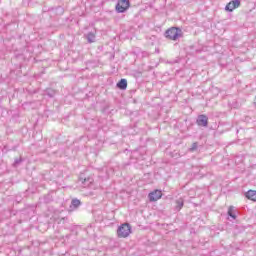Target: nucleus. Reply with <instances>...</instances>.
Segmentation results:
<instances>
[{"mask_svg":"<svg viewBox=\"0 0 256 256\" xmlns=\"http://www.w3.org/2000/svg\"><path fill=\"white\" fill-rule=\"evenodd\" d=\"M228 217H231V219H237V214L235 213V207L234 206H230L228 208Z\"/></svg>","mask_w":256,"mask_h":256,"instance_id":"9d476101","label":"nucleus"},{"mask_svg":"<svg viewBox=\"0 0 256 256\" xmlns=\"http://www.w3.org/2000/svg\"><path fill=\"white\" fill-rule=\"evenodd\" d=\"M150 69H151V66H148V69H147V70L149 71Z\"/></svg>","mask_w":256,"mask_h":256,"instance_id":"4be33fe9","label":"nucleus"},{"mask_svg":"<svg viewBox=\"0 0 256 256\" xmlns=\"http://www.w3.org/2000/svg\"><path fill=\"white\" fill-rule=\"evenodd\" d=\"M45 12H47V10L44 9V10H43V13H45Z\"/></svg>","mask_w":256,"mask_h":256,"instance_id":"5701e85b","label":"nucleus"},{"mask_svg":"<svg viewBox=\"0 0 256 256\" xmlns=\"http://www.w3.org/2000/svg\"><path fill=\"white\" fill-rule=\"evenodd\" d=\"M131 7V1L129 0H118L115 9L116 13H126V11Z\"/></svg>","mask_w":256,"mask_h":256,"instance_id":"f03ea898","label":"nucleus"},{"mask_svg":"<svg viewBox=\"0 0 256 256\" xmlns=\"http://www.w3.org/2000/svg\"><path fill=\"white\" fill-rule=\"evenodd\" d=\"M117 235L123 239H125V237H129V235H131V225L127 223L122 224L117 230Z\"/></svg>","mask_w":256,"mask_h":256,"instance_id":"7ed1b4c3","label":"nucleus"},{"mask_svg":"<svg viewBox=\"0 0 256 256\" xmlns=\"http://www.w3.org/2000/svg\"><path fill=\"white\" fill-rule=\"evenodd\" d=\"M245 197L247 199H250V201H256V191L255 190H248L245 194Z\"/></svg>","mask_w":256,"mask_h":256,"instance_id":"0eeeda50","label":"nucleus"},{"mask_svg":"<svg viewBox=\"0 0 256 256\" xmlns=\"http://www.w3.org/2000/svg\"><path fill=\"white\" fill-rule=\"evenodd\" d=\"M183 205H184L183 198L176 200V207H175L176 211L183 209Z\"/></svg>","mask_w":256,"mask_h":256,"instance_id":"4468645a","label":"nucleus"},{"mask_svg":"<svg viewBox=\"0 0 256 256\" xmlns=\"http://www.w3.org/2000/svg\"><path fill=\"white\" fill-rule=\"evenodd\" d=\"M21 163H23V158L22 157L16 158L14 160L13 167H19V165H21Z\"/></svg>","mask_w":256,"mask_h":256,"instance_id":"2eb2a0df","label":"nucleus"},{"mask_svg":"<svg viewBox=\"0 0 256 256\" xmlns=\"http://www.w3.org/2000/svg\"><path fill=\"white\" fill-rule=\"evenodd\" d=\"M45 95H47L50 98H53V97H55V95H57V91H55V90H53L51 88H47L45 90Z\"/></svg>","mask_w":256,"mask_h":256,"instance_id":"ddd939ff","label":"nucleus"},{"mask_svg":"<svg viewBox=\"0 0 256 256\" xmlns=\"http://www.w3.org/2000/svg\"><path fill=\"white\" fill-rule=\"evenodd\" d=\"M3 153H9V148L7 146H4L2 149Z\"/></svg>","mask_w":256,"mask_h":256,"instance_id":"aec40b11","label":"nucleus"},{"mask_svg":"<svg viewBox=\"0 0 256 256\" xmlns=\"http://www.w3.org/2000/svg\"><path fill=\"white\" fill-rule=\"evenodd\" d=\"M196 123L199 127H208L209 117L205 114H201L197 117Z\"/></svg>","mask_w":256,"mask_h":256,"instance_id":"39448f33","label":"nucleus"},{"mask_svg":"<svg viewBox=\"0 0 256 256\" xmlns=\"http://www.w3.org/2000/svg\"><path fill=\"white\" fill-rule=\"evenodd\" d=\"M132 75H134V77H141L143 75V70H133Z\"/></svg>","mask_w":256,"mask_h":256,"instance_id":"dca6fc26","label":"nucleus"},{"mask_svg":"<svg viewBox=\"0 0 256 256\" xmlns=\"http://www.w3.org/2000/svg\"><path fill=\"white\" fill-rule=\"evenodd\" d=\"M69 237H71L70 234L66 235V236H65V239H69Z\"/></svg>","mask_w":256,"mask_h":256,"instance_id":"412c9836","label":"nucleus"},{"mask_svg":"<svg viewBox=\"0 0 256 256\" xmlns=\"http://www.w3.org/2000/svg\"><path fill=\"white\" fill-rule=\"evenodd\" d=\"M80 182L82 183V185H84V187H89V185H91V183H93V179L91 178H80Z\"/></svg>","mask_w":256,"mask_h":256,"instance_id":"9b49d317","label":"nucleus"},{"mask_svg":"<svg viewBox=\"0 0 256 256\" xmlns=\"http://www.w3.org/2000/svg\"><path fill=\"white\" fill-rule=\"evenodd\" d=\"M80 206H81V200L77 198L72 199L70 207H73V209H78Z\"/></svg>","mask_w":256,"mask_h":256,"instance_id":"f8f14e48","label":"nucleus"},{"mask_svg":"<svg viewBox=\"0 0 256 256\" xmlns=\"http://www.w3.org/2000/svg\"><path fill=\"white\" fill-rule=\"evenodd\" d=\"M162 196H163V193L160 190H155L149 193L148 199L151 202H155V201H159V199H161Z\"/></svg>","mask_w":256,"mask_h":256,"instance_id":"423d86ee","label":"nucleus"},{"mask_svg":"<svg viewBox=\"0 0 256 256\" xmlns=\"http://www.w3.org/2000/svg\"><path fill=\"white\" fill-rule=\"evenodd\" d=\"M116 87L118 89H121L122 91H125L127 89V79H121L117 84Z\"/></svg>","mask_w":256,"mask_h":256,"instance_id":"6e6552de","label":"nucleus"},{"mask_svg":"<svg viewBox=\"0 0 256 256\" xmlns=\"http://www.w3.org/2000/svg\"><path fill=\"white\" fill-rule=\"evenodd\" d=\"M59 9H61V7L50 8L48 9V13H50V15H55V11H59Z\"/></svg>","mask_w":256,"mask_h":256,"instance_id":"a211bd4d","label":"nucleus"},{"mask_svg":"<svg viewBox=\"0 0 256 256\" xmlns=\"http://www.w3.org/2000/svg\"><path fill=\"white\" fill-rule=\"evenodd\" d=\"M238 7H241V0H232L225 6V11L231 13Z\"/></svg>","mask_w":256,"mask_h":256,"instance_id":"20e7f679","label":"nucleus"},{"mask_svg":"<svg viewBox=\"0 0 256 256\" xmlns=\"http://www.w3.org/2000/svg\"><path fill=\"white\" fill-rule=\"evenodd\" d=\"M84 37L88 43H95V33L89 32L88 34L84 35Z\"/></svg>","mask_w":256,"mask_h":256,"instance_id":"1a4fd4ad","label":"nucleus"},{"mask_svg":"<svg viewBox=\"0 0 256 256\" xmlns=\"http://www.w3.org/2000/svg\"><path fill=\"white\" fill-rule=\"evenodd\" d=\"M106 55L108 56V58L111 60L115 59V52H109V53H106Z\"/></svg>","mask_w":256,"mask_h":256,"instance_id":"6ab92c4d","label":"nucleus"},{"mask_svg":"<svg viewBox=\"0 0 256 256\" xmlns=\"http://www.w3.org/2000/svg\"><path fill=\"white\" fill-rule=\"evenodd\" d=\"M62 221H65V218H62Z\"/></svg>","mask_w":256,"mask_h":256,"instance_id":"b1692460","label":"nucleus"},{"mask_svg":"<svg viewBox=\"0 0 256 256\" xmlns=\"http://www.w3.org/2000/svg\"><path fill=\"white\" fill-rule=\"evenodd\" d=\"M164 37L170 41H177L180 37H183V30L177 27H171L164 33Z\"/></svg>","mask_w":256,"mask_h":256,"instance_id":"f257e3e1","label":"nucleus"},{"mask_svg":"<svg viewBox=\"0 0 256 256\" xmlns=\"http://www.w3.org/2000/svg\"><path fill=\"white\" fill-rule=\"evenodd\" d=\"M197 147H199V144L197 142H194L192 146L190 147L189 151L193 153V151H197Z\"/></svg>","mask_w":256,"mask_h":256,"instance_id":"f3484780","label":"nucleus"}]
</instances>
